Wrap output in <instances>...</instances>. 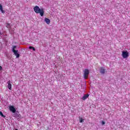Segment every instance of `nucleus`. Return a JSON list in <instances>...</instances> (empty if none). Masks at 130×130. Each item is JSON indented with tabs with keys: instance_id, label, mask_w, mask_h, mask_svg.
Instances as JSON below:
<instances>
[{
	"instance_id": "f257e3e1",
	"label": "nucleus",
	"mask_w": 130,
	"mask_h": 130,
	"mask_svg": "<svg viewBox=\"0 0 130 130\" xmlns=\"http://www.w3.org/2000/svg\"><path fill=\"white\" fill-rule=\"evenodd\" d=\"M34 11L36 14H40L41 17H43V15H44V10L43 8L40 9V8H39L38 6H36L34 8Z\"/></svg>"
},
{
	"instance_id": "f03ea898",
	"label": "nucleus",
	"mask_w": 130,
	"mask_h": 130,
	"mask_svg": "<svg viewBox=\"0 0 130 130\" xmlns=\"http://www.w3.org/2000/svg\"><path fill=\"white\" fill-rule=\"evenodd\" d=\"M16 48H17V46H14L12 49V52L14 53L16 58H19L20 57V54L18 53V50H15L16 49Z\"/></svg>"
},
{
	"instance_id": "7ed1b4c3",
	"label": "nucleus",
	"mask_w": 130,
	"mask_h": 130,
	"mask_svg": "<svg viewBox=\"0 0 130 130\" xmlns=\"http://www.w3.org/2000/svg\"><path fill=\"white\" fill-rule=\"evenodd\" d=\"M122 56L123 58H127V57H128V56H129L128 52H127V51H123L122 52Z\"/></svg>"
},
{
	"instance_id": "20e7f679",
	"label": "nucleus",
	"mask_w": 130,
	"mask_h": 130,
	"mask_svg": "<svg viewBox=\"0 0 130 130\" xmlns=\"http://www.w3.org/2000/svg\"><path fill=\"white\" fill-rule=\"evenodd\" d=\"M89 74H90V72L88 69H85L84 71V79H88L89 77Z\"/></svg>"
},
{
	"instance_id": "39448f33",
	"label": "nucleus",
	"mask_w": 130,
	"mask_h": 130,
	"mask_svg": "<svg viewBox=\"0 0 130 130\" xmlns=\"http://www.w3.org/2000/svg\"><path fill=\"white\" fill-rule=\"evenodd\" d=\"M9 110L11 112H13V113H15V112H16V109L13 106L9 107Z\"/></svg>"
},
{
	"instance_id": "423d86ee",
	"label": "nucleus",
	"mask_w": 130,
	"mask_h": 130,
	"mask_svg": "<svg viewBox=\"0 0 130 130\" xmlns=\"http://www.w3.org/2000/svg\"><path fill=\"white\" fill-rule=\"evenodd\" d=\"M106 70H105V69H104V68L103 67H101L100 68V73L101 74H103V75H104V74H105V73H106Z\"/></svg>"
},
{
	"instance_id": "0eeeda50",
	"label": "nucleus",
	"mask_w": 130,
	"mask_h": 130,
	"mask_svg": "<svg viewBox=\"0 0 130 130\" xmlns=\"http://www.w3.org/2000/svg\"><path fill=\"white\" fill-rule=\"evenodd\" d=\"M12 82H11V81H9L7 83L8 84V88L9 90H12Z\"/></svg>"
},
{
	"instance_id": "6e6552de",
	"label": "nucleus",
	"mask_w": 130,
	"mask_h": 130,
	"mask_svg": "<svg viewBox=\"0 0 130 130\" xmlns=\"http://www.w3.org/2000/svg\"><path fill=\"white\" fill-rule=\"evenodd\" d=\"M45 22L46 23V24L49 25L50 24V19L47 18H45Z\"/></svg>"
},
{
	"instance_id": "1a4fd4ad",
	"label": "nucleus",
	"mask_w": 130,
	"mask_h": 130,
	"mask_svg": "<svg viewBox=\"0 0 130 130\" xmlns=\"http://www.w3.org/2000/svg\"><path fill=\"white\" fill-rule=\"evenodd\" d=\"M89 97V94H84L82 97V100H86Z\"/></svg>"
},
{
	"instance_id": "9d476101",
	"label": "nucleus",
	"mask_w": 130,
	"mask_h": 130,
	"mask_svg": "<svg viewBox=\"0 0 130 130\" xmlns=\"http://www.w3.org/2000/svg\"><path fill=\"white\" fill-rule=\"evenodd\" d=\"M0 11L3 13H5V11L3 9V5H2V4H0Z\"/></svg>"
},
{
	"instance_id": "9b49d317",
	"label": "nucleus",
	"mask_w": 130,
	"mask_h": 130,
	"mask_svg": "<svg viewBox=\"0 0 130 130\" xmlns=\"http://www.w3.org/2000/svg\"><path fill=\"white\" fill-rule=\"evenodd\" d=\"M0 115H1L2 117H4V118L6 117V116H5V115H4V114H3V112H2V111H0Z\"/></svg>"
},
{
	"instance_id": "f8f14e48",
	"label": "nucleus",
	"mask_w": 130,
	"mask_h": 130,
	"mask_svg": "<svg viewBox=\"0 0 130 130\" xmlns=\"http://www.w3.org/2000/svg\"><path fill=\"white\" fill-rule=\"evenodd\" d=\"M29 49H32L33 51H35V48L32 46H29Z\"/></svg>"
},
{
	"instance_id": "ddd939ff",
	"label": "nucleus",
	"mask_w": 130,
	"mask_h": 130,
	"mask_svg": "<svg viewBox=\"0 0 130 130\" xmlns=\"http://www.w3.org/2000/svg\"><path fill=\"white\" fill-rule=\"evenodd\" d=\"M79 121L80 123L83 122V121H84V119H82V118H79Z\"/></svg>"
},
{
	"instance_id": "4468645a",
	"label": "nucleus",
	"mask_w": 130,
	"mask_h": 130,
	"mask_svg": "<svg viewBox=\"0 0 130 130\" xmlns=\"http://www.w3.org/2000/svg\"><path fill=\"white\" fill-rule=\"evenodd\" d=\"M10 23L6 24V27H7V28H10Z\"/></svg>"
},
{
	"instance_id": "2eb2a0df",
	"label": "nucleus",
	"mask_w": 130,
	"mask_h": 130,
	"mask_svg": "<svg viewBox=\"0 0 130 130\" xmlns=\"http://www.w3.org/2000/svg\"><path fill=\"white\" fill-rule=\"evenodd\" d=\"M102 124L103 125H104V124H105V122L104 121H102Z\"/></svg>"
},
{
	"instance_id": "dca6fc26",
	"label": "nucleus",
	"mask_w": 130,
	"mask_h": 130,
	"mask_svg": "<svg viewBox=\"0 0 130 130\" xmlns=\"http://www.w3.org/2000/svg\"><path fill=\"white\" fill-rule=\"evenodd\" d=\"M2 70H3V67H2V66H0V71H2Z\"/></svg>"
},
{
	"instance_id": "f3484780",
	"label": "nucleus",
	"mask_w": 130,
	"mask_h": 130,
	"mask_svg": "<svg viewBox=\"0 0 130 130\" xmlns=\"http://www.w3.org/2000/svg\"><path fill=\"white\" fill-rule=\"evenodd\" d=\"M0 34H1V35H2V32H0Z\"/></svg>"
},
{
	"instance_id": "a211bd4d",
	"label": "nucleus",
	"mask_w": 130,
	"mask_h": 130,
	"mask_svg": "<svg viewBox=\"0 0 130 130\" xmlns=\"http://www.w3.org/2000/svg\"><path fill=\"white\" fill-rule=\"evenodd\" d=\"M15 130H18V129H16Z\"/></svg>"
}]
</instances>
